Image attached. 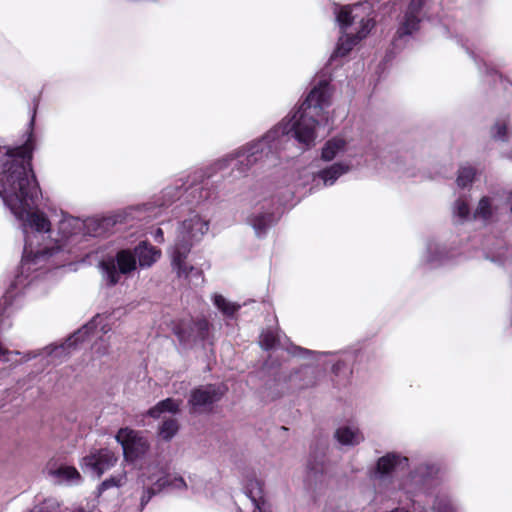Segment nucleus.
Instances as JSON below:
<instances>
[{
    "label": "nucleus",
    "mask_w": 512,
    "mask_h": 512,
    "mask_svg": "<svg viewBox=\"0 0 512 512\" xmlns=\"http://www.w3.org/2000/svg\"><path fill=\"white\" fill-rule=\"evenodd\" d=\"M105 319L101 316H96L92 321L84 325L80 330H78L70 339L68 346L72 344H76L80 341H84L86 337L98 336L99 334H106L110 331V327L104 323Z\"/></svg>",
    "instance_id": "9b49d317"
},
{
    "label": "nucleus",
    "mask_w": 512,
    "mask_h": 512,
    "mask_svg": "<svg viewBox=\"0 0 512 512\" xmlns=\"http://www.w3.org/2000/svg\"><path fill=\"white\" fill-rule=\"evenodd\" d=\"M127 482V475L125 471L118 472L108 479L104 480L99 486V494L110 488H120Z\"/></svg>",
    "instance_id": "aec40b11"
},
{
    "label": "nucleus",
    "mask_w": 512,
    "mask_h": 512,
    "mask_svg": "<svg viewBox=\"0 0 512 512\" xmlns=\"http://www.w3.org/2000/svg\"><path fill=\"white\" fill-rule=\"evenodd\" d=\"M496 212L497 206L494 203V199L489 196H483L475 208L473 218L488 222Z\"/></svg>",
    "instance_id": "4468645a"
},
{
    "label": "nucleus",
    "mask_w": 512,
    "mask_h": 512,
    "mask_svg": "<svg viewBox=\"0 0 512 512\" xmlns=\"http://www.w3.org/2000/svg\"><path fill=\"white\" fill-rule=\"evenodd\" d=\"M475 176V170L471 166H464L459 169L457 184L460 187H466L472 183Z\"/></svg>",
    "instance_id": "393cba45"
},
{
    "label": "nucleus",
    "mask_w": 512,
    "mask_h": 512,
    "mask_svg": "<svg viewBox=\"0 0 512 512\" xmlns=\"http://www.w3.org/2000/svg\"><path fill=\"white\" fill-rule=\"evenodd\" d=\"M66 350L64 345L54 347L49 351V354L61 355Z\"/></svg>",
    "instance_id": "72a5a7b5"
},
{
    "label": "nucleus",
    "mask_w": 512,
    "mask_h": 512,
    "mask_svg": "<svg viewBox=\"0 0 512 512\" xmlns=\"http://www.w3.org/2000/svg\"><path fill=\"white\" fill-rule=\"evenodd\" d=\"M59 505L54 500H47L43 503L40 512H58Z\"/></svg>",
    "instance_id": "2f4dec72"
},
{
    "label": "nucleus",
    "mask_w": 512,
    "mask_h": 512,
    "mask_svg": "<svg viewBox=\"0 0 512 512\" xmlns=\"http://www.w3.org/2000/svg\"><path fill=\"white\" fill-rule=\"evenodd\" d=\"M349 170V166L342 163H335L327 169H324L318 173V177L322 179L324 185L330 186L344 173Z\"/></svg>",
    "instance_id": "f3484780"
},
{
    "label": "nucleus",
    "mask_w": 512,
    "mask_h": 512,
    "mask_svg": "<svg viewBox=\"0 0 512 512\" xmlns=\"http://www.w3.org/2000/svg\"><path fill=\"white\" fill-rule=\"evenodd\" d=\"M115 438L121 444L124 457L128 461L142 457L149 450L148 440L140 432L128 427L121 428Z\"/></svg>",
    "instance_id": "39448f33"
},
{
    "label": "nucleus",
    "mask_w": 512,
    "mask_h": 512,
    "mask_svg": "<svg viewBox=\"0 0 512 512\" xmlns=\"http://www.w3.org/2000/svg\"><path fill=\"white\" fill-rule=\"evenodd\" d=\"M159 479L166 480V487L171 486L175 489H182L186 487L184 480L181 477H174L170 479L168 476L160 477Z\"/></svg>",
    "instance_id": "c756f323"
},
{
    "label": "nucleus",
    "mask_w": 512,
    "mask_h": 512,
    "mask_svg": "<svg viewBox=\"0 0 512 512\" xmlns=\"http://www.w3.org/2000/svg\"><path fill=\"white\" fill-rule=\"evenodd\" d=\"M207 326V323L206 322H202L201 323V327L205 328Z\"/></svg>",
    "instance_id": "ea45409f"
},
{
    "label": "nucleus",
    "mask_w": 512,
    "mask_h": 512,
    "mask_svg": "<svg viewBox=\"0 0 512 512\" xmlns=\"http://www.w3.org/2000/svg\"><path fill=\"white\" fill-rule=\"evenodd\" d=\"M94 352L99 356H104L108 353L109 345L103 339H101V343H95L93 345Z\"/></svg>",
    "instance_id": "7c9ffc66"
},
{
    "label": "nucleus",
    "mask_w": 512,
    "mask_h": 512,
    "mask_svg": "<svg viewBox=\"0 0 512 512\" xmlns=\"http://www.w3.org/2000/svg\"><path fill=\"white\" fill-rule=\"evenodd\" d=\"M214 304L227 316H232L239 309V305L227 301L222 295L214 296Z\"/></svg>",
    "instance_id": "b1692460"
},
{
    "label": "nucleus",
    "mask_w": 512,
    "mask_h": 512,
    "mask_svg": "<svg viewBox=\"0 0 512 512\" xmlns=\"http://www.w3.org/2000/svg\"><path fill=\"white\" fill-rule=\"evenodd\" d=\"M226 392L224 385L207 384L194 388L190 392L188 405L191 413H203L211 409Z\"/></svg>",
    "instance_id": "20e7f679"
},
{
    "label": "nucleus",
    "mask_w": 512,
    "mask_h": 512,
    "mask_svg": "<svg viewBox=\"0 0 512 512\" xmlns=\"http://www.w3.org/2000/svg\"><path fill=\"white\" fill-rule=\"evenodd\" d=\"M248 222L255 230L257 236L265 233L266 229L273 222V214L270 212H257L252 213L248 218Z\"/></svg>",
    "instance_id": "dca6fc26"
},
{
    "label": "nucleus",
    "mask_w": 512,
    "mask_h": 512,
    "mask_svg": "<svg viewBox=\"0 0 512 512\" xmlns=\"http://www.w3.org/2000/svg\"><path fill=\"white\" fill-rule=\"evenodd\" d=\"M153 237H154V239L156 241L163 242L164 238H163V231H162V229H160V228L156 229V231L153 234Z\"/></svg>",
    "instance_id": "f704fd0d"
},
{
    "label": "nucleus",
    "mask_w": 512,
    "mask_h": 512,
    "mask_svg": "<svg viewBox=\"0 0 512 512\" xmlns=\"http://www.w3.org/2000/svg\"><path fill=\"white\" fill-rule=\"evenodd\" d=\"M164 488H166V480L157 479V481L153 484L152 487H149L146 490H144L140 499L141 506L144 507L145 505H147L150 499L157 493L161 492Z\"/></svg>",
    "instance_id": "5701e85b"
},
{
    "label": "nucleus",
    "mask_w": 512,
    "mask_h": 512,
    "mask_svg": "<svg viewBox=\"0 0 512 512\" xmlns=\"http://www.w3.org/2000/svg\"><path fill=\"white\" fill-rule=\"evenodd\" d=\"M360 24L361 29L357 32L355 36H350L346 34L340 37L336 50L334 51L332 57L345 56L348 52L351 51L353 46L356 45L359 40L366 37V35L374 26V22L371 18L362 19L360 21Z\"/></svg>",
    "instance_id": "1a4fd4ad"
},
{
    "label": "nucleus",
    "mask_w": 512,
    "mask_h": 512,
    "mask_svg": "<svg viewBox=\"0 0 512 512\" xmlns=\"http://www.w3.org/2000/svg\"><path fill=\"white\" fill-rule=\"evenodd\" d=\"M329 88L326 82L315 87L302 103L299 110L287 122H282L275 130L262 139L252 142L236 153V167L240 174H246L253 166H275L278 164L276 153L283 137L291 135L298 142L310 145L314 142L315 127L324 107L328 105Z\"/></svg>",
    "instance_id": "f03ea898"
},
{
    "label": "nucleus",
    "mask_w": 512,
    "mask_h": 512,
    "mask_svg": "<svg viewBox=\"0 0 512 512\" xmlns=\"http://www.w3.org/2000/svg\"><path fill=\"white\" fill-rule=\"evenodd\" d=\"M33 146L30 141L24 145L9 150L3 158L0 171V197L13 215L24 221L25 247L24 255L29 257L34 253L32 262L40 264L43 260H52L51 265L60 266L66 259L63 257L65 249L85 227L94 224L93 221L84 222L78 218L66 217L59 224L61 239H55L52 246L33 250V241L27 234L31 228L38 234L50 232V221L42 212H33L41 196V190L32 169Z\"/></svg>",
    "instance_id": "f257e3e1"
},
{
    "label": "nucleus",
    "mask_w": 512,
    "mask_h": 512,
    "mask_svg": "<svg viewBox=\"0 0 512 512\" xmlns=\"http://www.w3.org/2000/svg\"><path fill=\"white\" fill-rule=\"evenodd\" d=\"M4 353H5V350H3L2 347L0 346V355L4 354Z\"/></svg>",
    "instance_id": "a19ab883"
},
{
    "label": "nucleus",
    "mask_w": 512,
    "mask_h": 512,
    "mask_svg": "<svg viewBox=\"0 0 512 512\" xmlns=\"http://www.w3.org/2000/svg\"><path fill=\"white\" fill-rule=\"evenodd\" d=\"M345 141L341 138H334L326 143L322 150V158L326 161L332 160L339 152L343 151Z\"/></svg>",
    "instance_id": "6ab92c4d"
},
{
    "label": "nucleus",
    "mask_w": 512,
    "mask_h": 512,
    "mask_svg": "<svg viewBox=\"0 0 512 512\" xmlns=\"http://www.w3.org/2000/svg\"><path fill=\"white\" fill-rule=\"evenodd\" d=\"M433 510L434 512H455L454 506L446 496L437 497Z\"/></svg>",
    "instance_id": "cd10ccee"
},
{
    "label": "nucleus",
    "mask_w": 512,
    "mask_h": 512,
    "mask_svg": "<svg viewBox=\"0 0 512 512\" xmlns=\"http://www.w3.org/2000/svg\"><path fill=\"white\" fill-rule=\"evenodd\" d=\"M103 276L110 285H115L120 274H128L136 269V259L130 250H121L115 259L102 262Z\"/></svg>",
    "instance_id": "423d86ee"
},
{
    "label": "nucleus",
    "mask_w": 512,
    "mask_h": 512,
    "mask_svg": "<svg viewBox=\"0 0 512 512\" xmlns=\"http://www.w3.org/2000/svg\"><path fill=\"white\" fill-rule=\"evenodd\" d=\"M39 355V353H35V352H29L27 354H25L24 358H25V361H28L32 358H35Z\"/></svg>",
    "instance_id": "c9c22d12"
},
{
    "label": "nucleus",
    "mask_w": 512,
    "mask_h": 512,
    "mask_svg": "<svg viewBox=\"0 0 512 512\" xmlns=\"http://www.w3.org/2000/svg\"><path fill=\"white\" fill-rule=\"evenodd\" d=\"M355 16L352 15L349 6L343 7L337 14V21L343 30L347 29L354 21Z\"/></svg>",
    "instance_id": "bb28decb"
},
{
    "label": "nucleus",
    "mask_w": 512,
    "mask_h": 512,
    "mask_svg": "<svg viewBox=\"0 0 512 512\" xmlns=\"http://www.w3.org/2000/svg\"><path fill=\"white\" fill-rule=\"evenodd\" d=\"M181 402V400L166 398L150 408L148 410V415L152 418L158 419L163 413L176 414L179 412Z\"/></svg>",
    "instance_id": "2eb2a0df"
},
{
    "label": "nucleus",
    "mask_w": 512,
    "mask_h": 512,
    "mask_svg": "<svg viewBox=\"0 0 512 512\" xmlns=\"http://www.w3.org/2000/svg\"><path fill=\"white\" fill-rule=\"evenodd\" d=\"M74 512H86L85 509L79 507L74 510Z\"/></svg>",
    "instance_id": "58836bf2"
},
{
    "label": "nucleus",
    "mask_w": 512,
    "mask_h": 512,
    "mask_svg": "<svg viewBox=\"0 0 512 512\" xmlns=\"http://www.w3.org/2000/svg\"><path fill=\"white\" fill-rule=\"evenodd\" d=\"M259 342L263 349L269 350L275 347L277 338L273 332L266 331L261 334Z\"/></svg>",
    "instance_id": "c85d7f7f"
},
{
    "label": "nucleus",
    "mask_w": 512,
    "mask_h": 512,
    "mask_svg": "<svg viewBox=\"0 0 512 512\" xmlns=\"http://www.w3.org/2000/svg\"><path fill=\"white\" fill-rule=\"evenodd\" d=\"M118 460L117 455L108 448L92 451L81 460V467L90 469L99 478L104 472L112 468Z\"/></svg>",
    "instance_id": "0eeeda50"
},
{
    "label": "nucleus",
    "mask_w": 512,
    "mask_h": 512,
    "mask_svg": "<svg viewBox=\"0 0 512 512\" xmlns=\"http://www.w3.org/2000/svg\"><path fill=\"white\" fill-rule=\"evenodd\" d=\"M453 216L457 222L462 223L470 216V209L467 200L459 198L453 205Z\"/></svg>",
    "instance_id": "4be33fe9"
},
{
    "label": "nucleus",
    "mask_w": 512,
    "mask_h": 512,
    "mask_svg": "<svg viewBox=\"0 0 512 512\" xmlns=\"http://www.w3.org/2000/svg\"><path fill=\"white\" fill-rule=\"evenodd\" d=\"M492 132L495 138L502 139L506 134V125L504 123H497L493 127Z\"/></svg>",
    "instance_id": "473e14b6"
},
{
    "label": "nucleus",
    "mask_w": 512,
    "mask_h": 512,
    "mask_svg": "<svg viewBox=\"0 0 512 512\" xmlns=\"http://www.w3.org/2000/svg\"><path fill=\"white\" fill-rule=\"evenodd\" d=\"M178 430V421L175 418L169 417L163 420L159 427L158 434L163 440L169 441L177 434Z\"/></svg>",
    "instance_id": "a211bd4d"
},
{
    "label": "nucleus",
    "mask_w": 512,
    "mask_h": 512,
    "mask_svg": "<svg viewBox=\"0 0 512 512\" xmlns=\"http://www.w3.org/2000/svg\"><path fill=\"white\" fill-rule=\"evenodd\" d=\"M401 459L395 454H387L380 458L377 463V471L382 475L389 473L401 463Z\"/></svg>",
    "instance_id": "412c9836"
},
{
    "label": "nucleus",
    "mask_w": 512,
    "mask_h": 512,
    "mask_svg": "<svg viewBox=\"0 0 512 512\" xmlns=\"http://www.w3.org/2000/svg\"><path fill=\"white\" fill-rule=\"evenodd\" d=\"M226 161H227L226 159L222 160V161H219V163L217 165L219 166L220 169H222V168L227 166Z\"/></svg>",
    "instance_id": "e433bc0d"
},
{
    "label": "nucleus",
    "mask_w": 512,
    "mask_h": 512,
    "mask_svg": "<svg viewBox=\"0 0 512 512\" xmlns=\"http://www.w3.org/2000/svg\"><path fill=\"white\" fill-rule=\"evenodd\" d=\"M510 212H511V214H512V205H511V207H510Z\"/></svg>",
    "instance_id": "79ce46f5"
},
{
    "label": "nucleus",
    "mask_w": 512,
    "mask_h": 512,
    "mask_svg": "<svg viewBox=\"0 0 512 512\" xmlns=\"http://www.w3.org/2000/svg\"><path fill=\"white\" fill-rule=\"evenodd\" d=\"M134 256L141 268H148L160 258L161 251L147 242H141L134 248Z\"/></svg>",
    "instance_id": "f8f14e48"
},
{
    "label": "nucleus",
    "mask_w": 512,
    "mask_h": 512,
    "mask_svg": "<svg viewBox=\"0 0 512 512\" xmlns=\"http://www.w3.org/2000/svg\"><path fill=\"white\" fill-rule=\"evenodd\" d=\"M57 475L71 483L78 482L81 478L80 473L75 467L72 466L60 467L57 471Z\"/></svg>",
    "instance_id": "a878e982"
},
{
    "label": "nucleus",
    "mask_w": 512,
    "mask_h": 512,
    "mask_svg": "<svg viewBox=\"0 0 512 512\" xmlns=\"http://www.w3.org/2000/svg\"><path fill=\"white\" fill-rule=\"evenodd\" d=\"M177 334H178L180 340H185L186 339V335L184 333L178 331Z\"/></svg>",
    "instance_id": "4c0bfd02"
},
{
    "label": "nucleus",
    "mask_w": 512,
    "mask_h": 512,
    "mask_svg": "<svg viewBox=\"0 0 512 512\" xmlns=\"http://www.w3.org/2000/svg\"><path fill=\"white\" fill-rule=\"evenodd\" d=\"M424 5V0H411L404 21L401 23L397 33L400 37L410 35L418 29L420 22L419 13Z\"/></svg>",
    "instance_id": "9d476101"
},
{
    "label": "nucleus",
    "mask_w": 512,
    "mask_h": 512,
    "mask_svg": "<svg viewBox=\"0 0 512 512\" xmlns=\"http://www.w3.org/2000/svg\"><path fill=\"white\" fill-rule=\"evenodd\" d=\"M244 494L249 501L251 511L246 504L239 507L240 512H266L263 486L260 480L256 478L247 479L244 485Z\"/></svg>",
    "instance_id": "6e6552de"
},
{
    "label": "nucleus",
    "mask_w": 512,
    "mask_h": 512,
    "mask_svg": "<svg viewBox=\"0 0 512 512\" xmlns=\"http://www.w3.org/2000/svg\"><path fill=\"white\" fill-rule=\"evenodd\" d=\"M208 227V222L201 219L198 214L191 215L181 224L176 242L170 251L172 267L177 275L188 279L194 285L203 282L202 271L187 265L185 259L193 242L198 241L208 231Z\"/></svg>",
    "instance_id": "7ed1b4c3"
},
{
    "label": "nucleus",
    "mask_w": 512,
    "mask_h": 512,
    "mask_svg": "<svg viewBox=\"0 0 512 512\" xmlns=\"http://www.w3.org/2000/svg\"><path fill=\"white\" fill-rule=\"evenodd\" d=\"M335 438L342 445L354 446L364 440L362 433L358 428L343 426L336 430Z\"/></svg>",
    "instance_id": "ddd939ff"
}]
</instances>
